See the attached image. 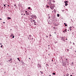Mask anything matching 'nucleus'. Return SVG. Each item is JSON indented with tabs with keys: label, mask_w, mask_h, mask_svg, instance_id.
I'll return each instance as SVG.
<instances>
[{
	"label": "nucleus",
	"mask_w": 76,
	"mask_h": 76,
	"mask_svg": "<svg viewBox=\"0 0 76 76\" xmlns=\"http://www.w3.org/2000/svg\"><path fill=\"white\" fill-rule=\"evenodd\" d=\"M50 7L51 9L53 10V9H54V4H52L51 5Z\"/></svg>",
	"instance_id": "f257e3e1"
},
{
	"label": "nucleus",
	"mask_w": 76,
	"mask_h": 76,
	"mask_svg": "<svg viewBox=\"0 0 76 76\" xmlns=\"http://www.w3.org/2000/svg\"><path fill=\"white\" fill-rule=\"evenodd\" d=\"M32 18H35V19H36L37 17H36V15H33L32 16Z\"/></svg>",
	"instance_id": "f03ea898"
},
{
	"label": "nucleus",
	"mask_w": 76,
	"mask_h": 76,
	"mask_svg": "<svg viewBox=\"0 0 76 76\" xmlns=\"http://www.w3.org/2000/svg\"><path fill=\"white\" fill-rule=\"evenodd\" d=\"M64 30H65V31H63V32H64V33H65V32H67V31H66V29H65Z\"/></svg>",
	"instance_id": "7ed1b4c3"
},
{
	"label": "nucleus",
	"mask_w": 76,
	"mask_h": 76,
	"mask_svg": "<svg viewBox=\"0 0 76 76\" xmlns=\"http://www.w3.org/2000/svg\"><path fill=\"white\" fill-rule=\"evenodd\" d=\"M13 36V34H12L10 36V37H12Z\"/></svg>",
	"instance_id": "20e7f679"
},
{
	"label": "nucleus",
	"mask_w": 76,
	"mask_h": 76,
	"mask_svg": "<svg viewBox=\"0 0 76 76\" xmlns=\"http://www.w3.org/2000/svg\"><path fill=\"white\" fill-rule=\"evenodd\" d=\"M65 3V6H67V5H68V4H67V3Z\"/></svg>",
	"instance_id": "39448f33"
},
{
	"label": "nucleus",
	"mask_w": 76,
	"mask_h": 76,
	"mask_svg": "<svg viewBox=\"0 0 76 76\" xmlns=\"http://www.w3.org/2000/svg\"><path fill=\"white\" fill-rule=\"evenodd\" d=\"M9 61L10 63H12V61L10 60H9Z\"/></svg>",
	"instance_id": "423d86ee"
},
{
	"label": "nucleus",
	"mask_w": 76,
	"mask_h": 76,
	"mask_svg": "<svg viewBox=\"0 0 76 76\" xmlns=\"http://www.w3.org/2000/svg\"><path fill=\"white\" fill-rule=\"evenodd\" d=\"M7 19H8V20H9V19H11V18H10V17H8L7 18Z\"/></svg>",
	"instance_id": "0eeeda50"
},
{
	"label": "nucleus",
	"mask_w": 76,
	"mask_h": 76,
	"mask_svg": "<svg viewBox=\"0 0 76 76\" xmlns=\"http://www.w3.org/2000/svg\"><path fill=\"white\" fill-rule=\"evenodd\" d=\"M46 6H47L46 7H47V8H48V7H50V6H48V5H47Z\"/></svg>",
	"instance_id": "6e6552de"
},
{
	"label": "nucleus",
	"mask_w": 76,
	"mask_h": 76,
	"mask_svg": "<svg viewBox=\"0 0 76 76\" xmlns=\"http://www.w3.org/2000/svg\"><path fill=\"white\" fill-rule=\"evenodd\" d=\"M64 3H68V1H64Z\"/></svg>",
	"instance_id": "1a4fd4ad"
},
{
	"label": "nucleus",
	"mask_w": 76,
	"mask_h": 76,
	"mask_svg": "<svg viewBox=\"0 0 76 76\" xmlns=\"http://www.w3.org/2000/svg\"><path fill=\"white\" fill-rule=\"evenodd\" d=\"M57 16L58 17H59V16H60V15L58 14H57Z\"/></svg>",
	"instance_id": "9d476101"
},
{
	"label": "nucleus",
	"mask_w": 76,
	"mask_h": 76,
	"mask_svg": "<svg viewBox=\"0 0 76 76\" xmlns=\"http://www.w3.org/2000/svg\"><path fill=\"white\" fill-rule=\"evenodd\" d=\"M32 21H33V22H35V20H32Z\"/></svg>",
	"instance_id": "9b49d317"
},
{
	"label": "nucleus",
	"mask_w": 76,
	"mask_h": 76,
	"mask_svg": "<svg viewBox=\"0 0 76 76\" xmlns=\"http://www.w3.org/2000/svg\"><path fill=\"white\" fill-rule=\"evenodd\" d=\"M40 73H41V74H43V72H42L41 71H40Z\"/></svg>",
	"instance_id": "f8f14e48"
},
{
	"label": "nucleus",
	"mask_w": 76,
	"mask_h": 76,
	"mask_svg": "<svg viewBox=\"0 0 76 76\" xmlns=\"http://www.w3.org/2000/svg\"><path fill=\"white\" fill-rule=\"evenodd\" d=\"M18 61H20V60H19V58H18Z\"/></svg>",
	"instance_id": "ddd939ff"
},
{
	"label": "nucleus",
	"mask_w": 76,
	"mask_h": 76,
	"mask_svg": "<svg viewBox=\"0 0 76 76\" xmlns=\"http://www.w3.org/2000/svg\"><path fill=\"white\" fill-rule=\"evenodd\" d=\"M34 25H36V24L35 22L34 23Z\"/></svg>",
	"instance_id": "4468645a"
},
{
	"label": "nucleus",
	"mask_w": 76,
	"mask_h": 76,
	"mask_svg": "<svg viewBox=\"0 0 76 76\" xmlns=\"http://www.w3.org/2000/svg\"><path fill=\"white\" fill-rule=\"evenodd\" d=\"M29 37H32V36L31 35H29Z\"/></svg>",
	"instance_id": "2eb2a0df"
},
{
	"label": "nucleus",
	"mask_w": 76,
	"mask_h": 76,
	"mask_svg": "<svg viewBox=\"0 0 76 76\" xmlns=\"http://www.w3.org/2000/svg\"><path fill=\"white\" fill-rule=\"evenodd\" d=\"M53 3H55V2H56V1H55L54 0H53Z\"/></svg>",
	"instance_id": "dca6fc26"
},
{
	"label": "nucleus",
	"mask_w": 76,
	"mask_h": 76,
	"mask_svg": "<svg viewBox=\"0 0 76 76\" xmlns=\"http://www.w3.org/2000/svg\"><path fill=\"white\" fill-rule=\"evenodd\" d=\"M28 9H31V7H28Z\"/></svg>",
	"instance_id": "f3484780"
},
{
	"label": "nucleus",
	"mask_w": 76,
	"mask_h": 76,
	"mask_svg": "<svg viewBox=\"0 0 76 76\" xmlns=\"http://www.w3.org/2000/svg\"><path fill=\"white\" fill-rule=\"evenodd\" d=\"M53 75H56V73H53Z\"/></svg>",
	"instance_id": "a211bd4d"
},
{
	"label": "nucleus",
	"mask_w": 76,
	"mask_h": 76,
	"mask_svg": "<svg viewBox=\"0 0 76 76\" xmlns=\"http://www.w3.org/2000/svg\"><path fill=\"white\" fill-rule=\"evenodd\" d=\"M15 37V36H13L12 37V38H14V37Z\"/></svg>",
	"instance_id": "6ab92c4d"
},
{
	"label": "nucleus",
	"mask_w": 76,
	"mask_h": 76,
	"mask_svg": "<svg viewBox=\"0 0 76 76\" xmlns=\"http://www.w3.org/2000/svg\"><path fill=\"white\" fill-rule=\"evenodd\" d=\"M49 36H50V37H51V34H50L49 35Z\"/></svg>",
	"instance_id": "aec40b11"
},
{
	"label": "nucleus",
	"mask_w": 76,
	"mask_h": 76,
	"mask_svg": "<svg viewBox=\"0 0 76 76\" xmlns=\"http://www.w3.org/2000/svg\"><path fill=\"white\" fill-rule=\"evenodd\" d=\"M65 26H67V24H66Z\"/></svg>",
	"instance_id": "412c9836"
},
{
	"label": "nucleus",
	"mask_w": 76,
	"mask_h": 76,
	"mask_svg": "<svg viewBox=\"0 0 76 76\" xmlns=\"http://www.w3.org/2000/svg\"><path fill=\"white\" fill-rule=\"evenodd\" d=\"M3 47V45H1V47Z\"/></svg>",
	"instance_id": "4be33fe9"
},
{
	"label": "nucleus",
	"mask_w": 76,
	"mask_h": 76,
	"mask_svg": "<svg viewBox=\"0 0 76 76\" xmlns=\"http://www.w3.org/2000/svg\"><path fill=\"white\" fill-rule=\"evenodd\" d=\"M46 37L47 38H48V36H46Z\"/></svg>",
	"instance_id": "5701e85b"
},
{
	"label": "nucleus",
	"mask_w": 76,
	"mask_h": 76,
	"mask_svg": "<svg viewBox=\"0 0 76 76\" xmlns=\"http://www.w3.org/2000/svg\"><path fill=\"white\" fill-rule=\"evenodd\" d=\"M10 60H12V58H10Z\"/></svg>",
	"instance_id": "b1692460"
},
{
	"label": "nucleus",
	"mask_w": 76,
	"mask_h": 76,
	"mask_svg": "<svg viewBox=\"0 0 76 76\" xmlns=\"http://www.w3.org/2000/svg\"><path fill=\"white\" fill-rule=\"evenodd\" d=\"M14 6H16V4L14 5Z\"/></svg>",
	"instance_id": "393cba45"
},
{
	"label": "nucleus",
	"mask_w": 76,
	"mask_h": 76,
	"mask_svg": "<svg viewBox=\"0 0 76 76\" xmlns=\"http://www.w3.org/2000/svg\"><path fill=\"white\" fill-rule=\"evenodd\" d=\"M5 5H4V7H6V6H5Z\"/></svg>",
	"instance_id": "a878e982"
},
{
	"label": "nucleus",
	"mask_w": 76,
	"mask_h": 76,
	"mask_svg": "<svg viewBox=\"0 0 76 76\" xmlns=\"http://www.w3.org/2000/svg\"><path fill=\"white\" fill-rule=\"evenodd\" d=\"M7 6H8V7H9L10 6L9 5H7Z\"/></svg>",
	"instance_id": "bb28decb"
},
{
	"label": "nucleus",
	"mask_w": 76,
	"mask_h": 76,
	"mask_svg": "<svg viewBox=\"0 0 76 76\" xmlns=\"http://www.w3.org/2000/svg\"><path fill=\"white\" fill-rule=\"evenodd\" d=\"M0 45H2V43H0Z\"/></svg>",
	"instance_id": "cd10ccee"
},
{
	"label": "nucleus",
	"mask_w": 76,
	"mask_h": 76,
	"mask_svg": "<svg viewBox=\"0 0 76 76\" xmlns=\"http://www.w3.org/2000/svg\"><path fill=\"white\" fill-rule=\"evenodd\" d=\"M27 11H25L26 13H27Z\"/></svg>",
	"instance_id": "c85d7f7f"
},
{
	"label": "nucleus",
	"mask_w": 76,
	"mask_h": 76,
	"mask_svg": "<svg viewBox=\"0 0 76 76\" xmlns=\"http://www.w3.org/2000/svg\"><path fill=\"white\" fill-rule=\"evenodd\" d=\"M29 60H31V58H29Z\"/></svg>",
	"instance_id": "c756f323"
},
{
	"label": "nucleus",
	"mask_w": 76,
	"mask_h": 76,
	"mask_svg": "<svg viewBox=\"0 0 76 76\" xmlns=\"http://www.w3.org/2000/svg\"><path fill=\"white\" fill-rule=\"evenodd\" d=\"M3 23H5V22H4Z\"/></svg>",
	"instance_id": "7c9ffc66"
},
{
	"label": "nucleus",
	"mask_w": 76,
	"mask_h": 76,
	"mask_svg": "<svg viewBox=\"0 0 76 76\" xmlns=\"http://www.w3.org/2000/svg\"><path fill=\"white\" fill-rule=\"evenodd\" d=\"M66 23H64V25H66Z\"/></svg>",
	"instance_id": "2f4dec72"
},
{
	"label": "nucleus",
	"mask_w": 76,
	"mask_h": 76,
	"mask_svg": "<svg viewBox=\"0 0 76 76\" xmlns=\"http://www.w3.org/2000/svg\"><path fill=\"white\" fill-rule=\"evenodd\" d=\"M70 28H72V27H70Z\"/></svg>",
	"instance_id": "473e14b6"
},
{
	"label": "nucleus",
	"mask_w": 76,
	"mask_h": 76,
	"mask_svg": "<svg viewBox=\"0 0 76 76\" xmlns=\"http://www.w3.org/2000/svg\"><path fill=\"white\" fill-rule=\"evenodd\" d=\"M72 64H73V62H72Z\"/></svg>",
	"instance_id": "72a5a7b5"
},
{
	"label": "nucleus",
	"mask_w": 76,
	"mask_h": 76,
	"mask_svg": "<svg viewBox=\"0 0 76 76\" xmlns=\"http://www.w3.org/2000/svg\"><path fill=\"white\" fill-rule=\"evenodd\" d=\"M0 20H1V18H0Z\"/></svg>",
	"instance_id": "f704fd0d"
},
{
	"label": "nucleus",
	"mask_w": 76,
	"mask_h": 76,
	"mask_svg": "<svg viewBox=\"0 0 76 76\" xmlns=\"http://www.w3.org/2000/svg\"><path fill=\"white\" fill-rule=\"evenodd\" d=\"M72 30V29H70V31H71Z\"/></svg>",
	"instance_id": "c9c22d12"
},
{
	"label": "nucleus",
	"mask_w": 76,
	"mask_h": 76,
	"mask_svg": "<svg viewBox=\"0 0 76 76\" xmlns=\"http://www.w3.org/2000/svg\"><path fill=\"white\" fill-rule=\"evenodd\" d=\"M73 44H74V45H75V43H73Z\"/></svg>",
	"instance_id": "e433bc0d"
},
{
	"label": "nucleus",
	"mask_w": 76,
	"mask_h": 76,
	"mask_svg": "<svg viewBox=\"0 0 76 76\" xmlns=\"http://www.w3.org/2000/svg\"><path fill=\"white\" fill-rule=\"evenodd\" d=\"M66 60H67V59H66Z\"/></svg>",
	"instance_id": "4c0bfd02"
},
{
	"label": "nucleus",
	"mask_w": 76,
	"mask_h": 76,
	"mask_svg": "<svg viewBox=\"0 0 76 76\" xmlns=\"http://www.w3.org/2000/svg\"><path fill=\"white\" fill-rule=\"evenodd\" d=\"M52 61H53V60H52Z\"/></svg>",
	"instance_id": "58836bf2"
},
{
	"label": "nucleus",
	"mask_w": 76,
	"mask_h": 76,
	"mask_svg": "<svg viewBox=\"0 0 76 76\" xmlns=\"http://www.w3.org/2000/svg\"><path fill=\"white\" fill-rule=\"evenodd\" d=\"M70 76H72V75H71Z\"/></svg>",
	"instance_id": "ea45409f"
},
{
	"label": "nucleus",
	"mask_w": 76,
	"mask_h": 76,
	"mask_svg": "<svg viewBox=\"0 0 76 76\" xmlns=\"http://www.w3.org/2000/svg\"><path fill=\"white\" fill-rule=\"evenodd\" d=\"M10 31H12V29H10Z\"/></svg>",
	"instance_id": "a19ab883"
},
{
	"label": "nucleus",
	"mask_w": 76,
	"mask_h": 76,
	"mask_svg": "<svg viewBox=\"0 0 76 76\" xmlns=\"http://www.w3.org/2000/svg\"><path fill=\"white\" fill-rule=\"evenodd\" d=\"M49 76H51V75H49Z\"/></svg>",
	"instance_id": "79ce46f5"
},
{
	"label": "nucleus",
	"mask_w": 76,
	"mask_h": 76,
	"mask_svg": "<svg viewBox=\"0 0 76 76\" xmlns=\"http://www.w3.org/2000/svg\"><path fill=\"white\" fill-rule=\"evenodd\" d=\"M24 15H25V14H24Z\"/></svg>",
	"instance_id": "37998d69"
},
{
	"label": "nucleus",
	"mask_w": 76,
	"mask_h": 76,
	"mask_svg": "<svg viewBox=\"0 0 76 76\" xmlns=\"http://www.w3.org/2000/svg\"><path fill=\"white\" fill-rule=\"evenodd\" d=\"M48 46H50V45H49Z\"/></svg>",
	"instance_id": "c03bdc74"
},
{
	"label": "nucleus",
	"mask_w": 76,
	"mask_h": 76,
	"mask_svg": "<svg viewBox=\"0 0 76 76\" xmlns=\"http://www.w3.org/2000/svg\"><path fill=\"white\" fill-rule=\"evenodd\" d=\"M66 39V40H67V39Z\"/></svg>",
	"instance_id": "a18cd8bd"
},
{
	"label": "nucleus",
	"mask_w": 76,
	"mask_h": 76,
	"mask_svg": "<svg viewBox=\"0 0 76 76\" xmlns=\"http://www.w3.org/2000/svg\"><path fill=\"white\" fill-rule=\"evenodd\" d=\"M72 74H73V73H72Z\"/></svg>",
	"instance_id": "49530a36"
},
{
	"label": "nucleus",
	"mask_w": 76,
	"mask_h": 76,
	"mask_svg": "<svg viewBox=\"0 0 76 76\" xmlns=\"http://www.w3.org/2000/svg\"><path fill=\"white\" fill-rule=\"evenodd\" d=\"M28 39H29V38H28Z\"/></svg>",
	"instance_id": "de8ad7c7"
}]
</instances>
